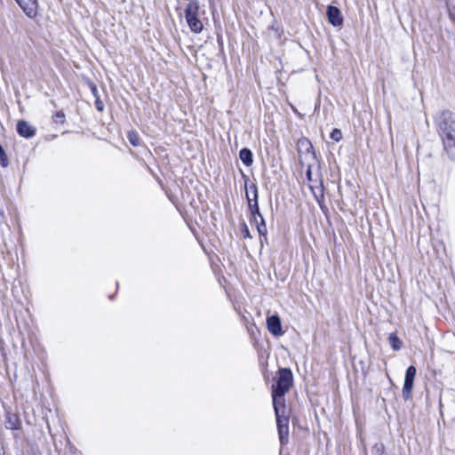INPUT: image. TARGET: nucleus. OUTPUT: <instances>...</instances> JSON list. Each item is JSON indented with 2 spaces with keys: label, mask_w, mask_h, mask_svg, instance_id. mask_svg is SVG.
<instances>
[{
  "label": "nucleus",
  "mask_w": 455,
  "mask_h": 455,
  "mask_svg": "<svg viewBox=\"0 0 455 455\" xmlns=\"http://www.w3.org/2000/svg\"><path fill=\"white\" fill-rule=\"evenodd\" d=\"M250 196L253 197V193L251 191H250Z\"/></svg>",
  "instance_id": "cd10ccee"
},
{
  "label": "nucleus",
  "mask_w": 455,
  "mask_h": 455,
  "mask_svg": "<svg viewBox=\"0 0 455 455\" xmlns=\"http://www.w3.org/2000/svg\"><path fill=\"white\" fill-rule=\"evenodd\" d=\"M450 17L455 21V0H446Z\"/></svg>",
  "instance_id": "aec40b11"
},
{
  "label": "nucleus",
  "mask_w": 455,
  "mask_h": 455,
  "mask_svg": "<svg viewBox=\"0 0 455 455\" xmlns=\"http://www.w3.org/2000/svg\"><path fill=\"white\" fill-rule=\"evenodd\" d=\"M239 158L242 161V163L249 167L253 163V155L251 149L247 148H243L239 152Z\"/></svg>",
  "instance_id": "ddd939ff"
},
{
  "label": "nucleus",
  "mask_w": 455,
  "mask_h": 455,
  "mask_svg": "<svg viewBox=\"0 0 455 455\" xmlns=\"http://www.w3.org/2000/svg\"><path fill=\"white\" fill-rule=\"evenodd\" d=\"M21 426V421L18 414L6 411L5 427L11 430H18Z\"/></svg>",
  "instance_id": "f8f14e48"
},
{
  "label": "nucleus",
  "mask_w": 455,
  "mask_h": 455,
  "mask_svg": "<svg viewBox=\"0 0 455 455\" xmlns=\"http://www.w3.org/2000/svg\"><path fill=\"white\" fill-rule=\"evenodd\" d=\"M328 21L333 27H340L343 24V16L340 10L333 5H329L326 10Z\"/></svg>",
  "instance_id": "1a4fd4ad"
},
{
  "label": "nucleus",
  "mask_w": 455,
  "mask_h": 455,
  "mask_svg": "<svg viewBox=\"0 0 455 455\" xmlns=\"http://www.w3.org/2000/svg\"><path fill=\"white\" fill-rule=\"evenodd\" d=\"M127 139L129 142L134 147H138L140 144V136L135 131H130L127 134Z\"/></svg>",
  "instance_id": "dca6fc26"
},
{
  "label": "nucleus",
  "mask_w": 455,
  "mask_h": 455,
  "mask_svg": "<svg viewBox=\"0 0 455 455\" xmlns=\"http://www.w3.org/2000/svg\"><path fill=\"white\" fill-rule=\"evenodd\" d=\"M443 148L451 159H455V113L443 110L435 117Z\"/></svg>",
  "instance_id": "f257e3e1"
},
{
  "label": "nucleus",
  "mask_w": 455,
  "mask_h": 455,
  "mask_svg": "<svg viewBox=\"0 0 455 455\" xmlns=\"http://www.w3.org/2000/svg\"><path fill=\"white\" fill-rule=\"evenodd\" d=\"M16 2L29 18L36 15L37 0H16Z\"/></svg>",
  "instance_id": "9d476101"
},
{
  "label": "nucleus",
  "mask_w": 455,
  "mask_h": 455,
  "mask_svg": "<svg viewBox=\"0 0 455 455\" xmlns=\"http://www.w3.org/2000/svg\"><path fill=\"white\" fill-rule=\"evenodd\" d=\"M267 327L268 331L275 337H280L284 334L281 319L277 315H273L267 318Z\"/></svg>",
  "instance_id": "6e6552de"
},
{
  "label": "nucleus",
  "mask_w": 455,
  "mask_h": 455,
  "mask_svg": "<svg viewBox=\"0 0 455 455\" xmlns=\"http://www.w3.org/2000/svg\"><path fill=\"white\" fill-rule=\"evenodd\" d=\"M36 129L27 121L20 120L17 124V132L20 136L30 139L36 135Z\"/></svg>",
  "instance_id": "9b49d317"
},
{
  "label": "nucleus",
  "mask_w": 455,
  "mask_h": 455,
  "mask_svg": "<svg viewBox=\"0 0 455 455\" xmlns=\"http://www.w3.org/2000/svg\"><path fill=\"white\" fill-rule=\"evenodd\" d=\"M417 373L416 367L413 365L409 366L406 369L404 382L403 387V397L404 400H408L411 397V392L413 388L414 379Z\"/></svg>",
  "instance_id": "0eeeda50"
},
{
  "label": "nucleus",
  "mask_w": 455,
  "mask_h": 455,
  "mask_svg": "<svg viewBox=\"0 0 455 455\" xmlns=\"http://www.w3.org/2000/svg\"><path fill=\"white\" fill-rule=\"evenodd\" d=\"M240 230H241V233H242L243 238H251V237L250 230L247 227V224L244 221L241 224Z\"/></svg>",
  "instance_id": "5701e85b"
},
{
  "label": "nucleus",
  "mask_w": 455,
  "mask_h": 455,
  "mask_svg": "<svg viewBox=\"0 0 455 455\" xmlns=\"http://www.w3.org/2000/svg\"><path fill=\"white\" fill-rule=\"evenodd\" d=\"M298 144L299 148H304L307 152L313 150L311 142L307 139L299 140Z\"/></svg>",
  "instance_id": "412c9836"
},
{
  "label": "nucleus",
  "mask_w": 455,
  "mask_h": 455,
  "mask_svg": "<svg viewBox=\"0 0 455 455\" xmlns=\"http://www.w3.org/2000/svg\"><path fill=\"white\" fill-rule=\"evenodd\" d=\"M243 178L248 208L251 214V220H256V217L261 219L263 216L260 213L258 203V187L255 183L251 182L247 176L244 175Z\"/></svg>",
  "instance_id": "20e7f679"
},
{
  "label": "nucleus",
  "mask_w": 455,
  "mask_h": 455,
  "mask_svg": "<svg viewBox=\"0 0 455 455\" xmlns=\"http://www.w3.org/2000/svg\"><path fill=\"white\" fill-rule=\"evenodd\" d=\"M371 453H372V455H387L385 453V447H384L383 443H376L372 447Z\"/></svg>",
  "instance_id": "6ab92c4d"
},
{
  "label": "nucleus",
  "mask_w": 455,
  "mask_h": 455,
  "mask_svg": "<svg viewBox=\"0 0 455 455\" xmlns=\"http://www.w3.org/2000/svg\"><path fill=\"white\" fill-rule=\"evenodd\" d=\"M251 221L253 222L255 225H257V223H259V218L256 217V220H251Z\"/></svg>",
  "instance_id": "bb28decb"
},
{
  "label": "nucleus",
  "mask_w": 455,
  "mask_h": 455,
  "mask_svg": "<svg viewBox=\"0 0 455 455\" xmlns=\"http://www.w3.org/2000/svg\"><path fill=\"white\" fill-rule=\"evenodd\" d=\"M279 441L282 446L289 443L290 409L283 407L275 411Z\"/></svg>",
  "instance_id": "7ed1b4c3"
},
{
  "label": "nucleus",
  "mask_w": 455,
  "mask_h": 455,
  "mask_svg": "<svg viewBox=\"0 0 455 455\" xmlns=\"http://www.w3.org/2000/svg\"><path fill=\"white\" fill-rule=\"evenodd\" d=\"M256 228L259 236L266 237L267 229L264 217H261V219H259V223H257Z\"/></svg>",
  "instance_id": "f3484780"
},
{
  "label": "nucleus",
  "mask_w": 455,
  "mask_h": 455,
  "mask_svg": "<svg viewBox=\"0 0 455 455\" xmlns=\"http://www.w3.org/2000/svg\"><path fill=\"white\" fill-rule=\"evenodd\" d=\"M95 107L99 111H102L104 109V104L100 100V97L95 98Z\"/></svg>",
  "instance_id": "393cba45"
},
{
  "label": "nucleus",
  "mask_w": 455,
  "mask_h": 455,
  "mask_svg": "<svg viewBox=\"0 0 455 455\" xmlns=\"http://www.w3.org/2000/svg\"><path fill=\"white\" fill-rule=\"evenodd\" d=\"M53 121L56 122V123L63 124L64 121H65V114H64V112L63 111L56 112V114L53 116Z\"/></svg>",
  "instance_id": "b1692460"
},
{
  "label": "nucleus",
  "mask_w": 455,
  "mask_h": 455,
  "mask_svg": "<svg viewBox=\"0 0 455 455\" xmlns=\"http://www.w3.org/2000/svg\"><path fill=\"white\" fill-rule=\"evenodd\" d=\"M388 342H389L390 347L395 351L400 350L402 347V345H403L401 339L398 338L396 333H394V332L389 334Z\"/></svg>",
  "instance_id": "2eb2a0df"
},
{
  "label": "nucleus",
  "mask_w": 455,
  "mask_h": 455,
  "mask_svg": "<svg viewBox=\"0 0 455 455\" xmlns=\"http://www.w3.org/2000/svg\"><path fill=\"white\" fill-rule=\"evenodd\" d=\"M284 395H285L271 393L274 411H275L277 408L280 409L283 407H286Z\"/></svg>",
  "instance_id": "4468645a"
},
{
  "label": "nucleus",
  "mask_w": 455,
  "mask_h": 455,
  "mask_svg": "<svg viewBox=\"0 0 455 455\" xmlns=\"http://www.w3.org/2000/svg\"><path fill=\"white\" fill-rule=\"evenodd\" d=\"M293 384V374L290 368H281L277 371V379L272 386L271 393L285 395Z\"/></svg>",
  "instance_id": "39448f33"
},
{
  "label": "nucleus",
  "mask_w": 455,
  "mask_h": 455,
  "mask_svg": "<svg viewBox=\"0 0 455 455\" xmlns=\"http://www.w3.org/2000/svg\"><path fill=\"white\" fill-rule=\"evenodd\" d=\"M90 88H91V91H92V95L97 98V97H100L99 95V92H98V89H97V86L95 84H90Z\"/></svg>",
  "instance_id": "a878e982"
},
{
  "label": "nucleus",
  "mask_w": 455,
  "mask_h": 455,
  "mask_svg": "<svg viewBox=\"0 0 455 455\" xmlns=\"http://www.w3.org/2000/svg\"><path fill=\"white\" fill-rule=\"evenodd\" d=\"M204 14L205 11L201 10L198 0H188L184 9V17L191 32L200 34L204 30L202 16Z\"/></svg>",
  "instance_id": "f03ea898"
},
{
  "label": "nucleus",
  "mask_w": 455,
  "mask_h": 455,
  "mask_svg": "<svg viewBox=\"0 0 455 455\" xmlns=\"http://www.w3.org/2000/svg\"><path fill=\"white\" fill-rule=\"evenodd\" d=\"M306 176L307 180L310 182L309 188L312 191L315 201L317 202L321 210L324 212L327 208L324 204V187L323 180L320 179L319 180H313L311 166L307 167Z\"/></svg>",
  "instance_id": "423d86ee"
},
{
  "label": "nucleus",
  "mask_w": 455,
  "mask_h": 455,
  "mask_svg": "<svg viewBox=\"0 0 455 455\" xmlns=\"http://www.w3.org/2000/svg\"><path fill=\"white\" fill-rule=\"evenodd\" d=\"M330 137L331 140H333L334 141L336 142H339V140H341L342 139V132L338 128H334L331 134H330Z\"/></svg>",
  "instance_id": "4be33fe9"
},
{
  "label": "nucleus",
  "mask_w": 455,
  "mask_h": 455,
  "mask_svg": "<svg viewBox=\"0 0 455 455\" xmlns=\"http://www.w3.org/2000/svg\"><path fill=\"white\" fill-rule=\"evenodd\" d=\"M0 164L2 167L6 168L9 165V160L7 155L0 144Z\"/></svg>",
  "instance_id": "a211bd4d"
}]
</instances>
